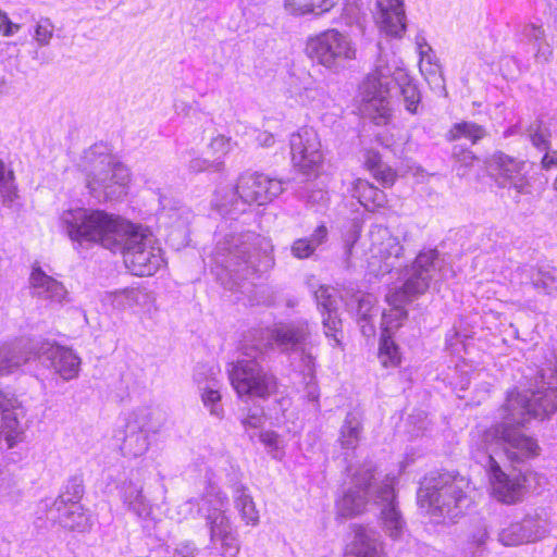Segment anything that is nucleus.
Listing matches in <instances>:
<instances>
[{
    "label": "nucleus",
    "instance_id": "f704fd0d",
    "mask_svg": "<svg viewBox=\"0 0 557 557\" xmlns=\"http://www.w3.org/2000/svg\"><path fill=\"white\" fill-rule=\"evenodd\" d=\"M233 499L242 520L248 525H257L259 523V512L256 509L255 502L248 488L242 484L236 485L234 487Z\"/></svg>",
    "mask_w": 557,
    "mask_h": 557
},
{
    "label": "nucleus",
    "instance_id": "f257e3e1",
    "mask_svg": "<svg viewBox=\"0 0 557 557\" xmlns=\"http://www.w3.org/2000/svg\"><path fill=\"white\" fill-rule=\"evenodd\" d=\"M542 385L531 393H508L498 409L499 422L490 429L478 431L474 456L486 470L492 495L504 504L519 502L523 484L519 476L510 478L500 468L496 456L504 455L512 465L522 463L540 454L537 441L524 434L520 428L531 418H545L557 411V355L540 371Z\"/></svg>",
    "mask_w": 557,
    "mask_h": 557
},
{
    "label": "nucleus",
    "instance_id": "ea45409f",
    "mask_svg": "<svg viewBox=\"0 0 557 557\" xmlns=\"http://www.w3.org/2000/svg\"><path fill=\"white\" fill-rule=\"evenodd\" d=\"M486 136L483 126L473 122H461L455 124L448 133V139L457 140L460 138L469 139L473 145Z\"/></svg>",
    "mask_w": 557,
    "mask_h": 557
},
{
    "label": "nucleus",
    "instance_id": "423d86ee",
    "mask_svg": "<svg viewBox=\"0 0 557 557\" xmlns=\"http://www.w3.org/2000/svg\"><path fill=\"white\" fill-rule=\"evenodd\" d=\"M83 166L89 193L98 200H116L126 195L129 171L106 145L97 144L86 150Z\"/></svg>",
    "mask_w": 557,
    "mask_h": 557
},
{
    "label": "nucleus",
    "instance_id": "dca6fc26",
    "mask_svg": "<svg viewBox=\"0 0 557 557\" xmlns=\"http://www.w3.org/2000/svg\"><path fill=\"white\" fill-rule=\"evenodd\" d=\"M292 161L302 173L318 171L323 162V152L318 133L312 127H301L290 135Z\"/></svg>",
    "mask_w": 557,
    "mask_h": 557
},
{
    "label": "nucleus",
    "instance_id": "5fc2aeb1",
    "mask_svg": "<svg viewBox=\"0 0 557 557\" xmlns=\"http://www.w3.org/2000/svg\"><path fill=\"white\" fill-rule=\"evenodd\" d=\"M322 315L325 335L327 337L333 336L336 345H338L339 339L336 338L335 333L338 331L342 322L337 315V310L324 312Z\"/></svg>",
    "mask_w": 557,
    "mask_h": 557
},
{
    "label": "nucleus",
    "instance_id": "a211bd4d",
    "mask_svg": "<svg viewBox=\"0 0 557 557\" xmlns=\"http://www.w3.org/2000/svg\"><path fill=\"white\" fill-rule=\"evenodd\" d=\"M152 416L151 410L139 409L128 419L121 445L122 454L125 457L137 458L148 450L149 434L159 430V424L152 422Z\"/></svg>",
    "mask_w": 557,
    "mask_h": 557
},
{
    "label": "nucleus",
    "instance_id": "9d476101",
    "mask_svg": "<svg viewBox=\"0 0 557 557\" xmlns=\"http://www.w3.org/2000/svg\"><path fill=\"white\" fill-rule=\"evenodd\" d=\"M284 182L260 173H245L236 187H225L215 194L213 205L223 215L232 219L246 211V206L265 205L281 195Z\"/></svg>",
    "mask_w": 557,
    "mask_h": 557
},
{
    "label": "nucleus",
    "instance_id": "338daca9",
    "mask_svg": "<svg viewBox=\"0 0 557 557\" xmlns=\"http://www.w3.org/2000/svg\"><path fill=\"white\" fill-rule=\"evenodd\" d=\"M174 109L177 114L188 115L191 107L189 103L183 100H176L174 102Z\"/></svg>",
    "mask_w": 557,
    "mask_h": 557
},
{
    "label": "nucleus",
    "instance_id": "69168bd1",
    "mask_svg": "<svg viewBox=\"0 0 557 557\" xmlns=\"http://www.w3.org/2000/svg\"><path fill=\"white\" fill-rule=\"evenodd\" d=\"M257 141L262 147H271V146L274 145L275 139H274L273 134L268 133V132H263V133L258 135Z\"/></svg>",
    "mask_w": 557,
    "mask_h": 557
},
{
    "label": "nucleus",
    "instance_id": "c85d7f7f",
    "mask_svg": "<svg viewBox=\"0 0 557 557\" xmlns=\"http://www.w3.org/2000/svg\"><path fill=\"white\" fill-rule=\"evenodd\" d=\"M123 504L138 518L146 519L151 513V505L143 493V486L132 481L124 482L121 488Z\"/></svg>",
    "mask_w": 557,
    "mask_h": 557
},
{
    "label": "nucleus",
    "instance_id": "2eb2a0df",
    "mask_svg": "<svg viewBox=\"0 0 557 557\" xmlns=\"http://www.w3.org/2000/svg\"><path fill=\"white\" fill-rule=\"evenodd\" d=\"M373 469L367 467L351 474L350 486L343 491L336 500L337 515L343 518H354L366 511L372 493Z\"/></svg>",
    "mask_w": 557,
    "mask_h": 557
},
{
    "label": "nucleus",
    "instance_id": "2f4dec72",
    "mask_svg": "<svg viewBox=\"0 0 557 557\" xmlns=\"http://www.w3.org/2000/svg\"><path fill=\"white\" fill-rule=\"evenodd\" d=\"M351 193L352 197L371 211L384 207L387 202L385 193L366 180H356Z\"/></svg>",
    "mask_w": 557,
    "mask_h": 557
},
{
    "label": "nucleus",
    "instance_id": "603ef678",
    "mask_svg": "<svg viewBox=\"0 0 557 557\" xmlns=\"http://www.w3.org/2000/svg\"><path fill=\"white\" fill-rule=\"evenodd\" d=\"M324 97V89L314 84L304 87L302 91L299 94L300 102L309 106H318Z\"/></svg>",
    "mask_w": 557,
    "mask_h": 557
},
{
    "label": "nucleus",
    "instance_id": "9b49d317",
    "mask_svg": "<svg viewBox=\"0 0 557 557\" xmlns=\"http://www.w3.org/2000/svg\"><path fill=\"white\" fill-rule=\"evenodd\" d=\"M256 342L247 334L242 343V358L228 364V377L238 396L264 398L275 388V379L260 364L265 351L253 348Z\"/></svg>",
    "mask_w": 557,
    "mask_h": 557
},
{
    "label": "nucleus",
    "instance_id": "39448f33",
    "mask_svg": "<svg viewBox=\"0 0 557 557\" xmlns=\"http://www.w3.org/2000/svg\"><path fill=\"white\" fill-rule=\"evenodd\" d=\"M257 351H267L277 347L283 352H296L300 357L302 367L312 374L315 366L313 348L318 345V336L313 325L306 319H298L287 323H278L272 327L253 329L248 333Z\"/></svg>",
    "mask_w": 557,
    "mask_h": 557
},
{
    "label": "nucleus",
    "instance_id": "8fccbe9b",
    "mask_svg": "<svg viewBox=\"0 0 557 557\" xmlns=\"http://www.w3.org/2000/svg\"><path fill=\"white\" fill-rule=\"evenodd\" d=\"M54 26L49 18H40L34 29V39L36 42L44 47L50 44V40L53 36Z\"/></svg>",
    "mask_w": 557,
    "mask_h": 557
},
{
    "label": "nucleus",
    "instance_id": "ddd939ff",
    "mask_svg": "<svg viewBox=\"0 0 557 557\" xmlns=\"http://www.w3.org/2000/svg\"><path fill=\"white\" fill-rule=\"evenodd\" d=\"M306 49L312 60L333 72L344 70L357 55L356 45L350 37L335 28L309 38Z\"/></svg>",
    "mask_w": 557,
    "mask_h": 557
},
{
    "label": "nucleus",
    "instance_id": "4468645a",
    "mask_svg": "<svg viewBox=\"0 0 557 557\" xmlns=\"http://www.w3.org/2000/svg\"><path fill=\"white\" fill-rule=\"evenodd\" d=\"M369 246L364 251L366 262L372 272L389 273L404 255L398 236L381 224H374L368 233Z\"/></svg>",
    "mask_w": 557,
    "mask_h": 557
},
{
    "label": "nucleus",
    "instance_id": "37998d69",
    "mask_svg": "<svg viewBox=\"0 0 557 557\" xmlns=\"http://www.w3.org/2000/svg\"><path fill=\"white\" fill-rule=\"evenodd\" d=\"M379 359L384 367H395L400 362L399 348L387 333H382Z\"/></svg>",
    "mask_w": 557,
    "mask_h": 557
},
{
    "label": "nucleus",
    "instance_id": "6ab92c4d",
    "mask_svg": "<svg viewBox=\"0 0 557 557\" xmlns=\"http://www.w3.org/2000/svg\"><path fill=\"white\" fill-rule=\"evenodd\" d=\"M395 478L386 480L373 490V502L380 507V520L384 532L393 540L401 537L406 522L398 508L395 494Z\"/></svg>",
    "mask_w": 557,
    "mask_h": 557
},
{
    "label": "nucleus",
    "instance_id": "f03ea898",
    "mask_svg": "<svg viewBox=\"0 0 557 557\" xmlns=\"http://www.w3.org/2000/svg\"><path fill=\"white\" fill-rule=\"evenodd\" d=\"M212 261L220 280H224V273L235 282L246 280L274 267L273 245L255 232L230 234L216 243Z\"/></svg>",
    "mask_w": 557,
    "mask_h": 557
},
{
    "label": "nucleus",
    "instance_id": "49530a36",
    "mask_svg": "<svg viewBox=\"0 0 557 557\" xmlns=\"http://www.w3.org/2000/svg\"><path fill=\"white\" fill-rule=\"evenodd\" d=\"M488 529L485 522L480 521L475 524L470 534L468 536V545L471 550H482L484 549L486 542L488 540Z\"/></svg>",
    "mask_w": 557,
    "mask_h": 557
},
{
    "label": "nucleus",
    "instance_id": "c03bdc74",
    "mask_svg": "<svg viewBox=\"0 0 557 557\" xmlns=\"http://www.w3.org/2000/svg\"><path fill=\"white\" fill-rule=\"evenodd\" d=\"M527 133L535 148L545 152L550 149V133L548 128L543 126L542 121H535L530 124Z\"/></svg>",
    "mask_w": 557,
    "mask_h": 557
},
{
    "label": "nucleus",
    "instance_id": "4c0bfd02",
    "mask_svg": "<svg viewBox=\"0 0 557 557\" xmlns=\"http://www.w3.org/2000/svg\"><path fill=\"white\" fill-rule=\"evenodd\" d=\"M84 495V484L81 476H72L67 480L61 494L55 499H46L42 502L45 507L63 506L70 504H81L79 500Z\"/></svg>",
    "mask_w": 557,
    "mask_h": 557
},
{
    "label": "nucleus",
    "instance_id": "e433bc0d",
    "mask_svg": "<svg viewBox=\"0 0 557 557\" xmlns=\"http://www.w3.org/2000/svg\"><path fill=\"white\" fill-rule=\"evenodd\" d=\"M364 165L372 173L373 177L384 187L392 186L396 180L395 171L382 162L379 152L368 150L364 153Z\"/></svg>",
    "mask_w": 557,
    "mask_h": 557
},
{
    "label": "nucleus",
    "instance_id": "f3484780",
    "mask_svg": "<svg viewBox=\"0 0 557 557\" xmlns=\"http://www.w3.org/2000/svg\"><path fill=\"white\" fill-rule=\"evenodd\" d=\"M0 449H11L25 438V429L21 423L24 409L16 396L0 389Z\"/></svg>",
    "mask_w": 557,
    "mask_h": 557
},
{
    "label": "nucleus",
    "instance_id": "c756f323",
    "mask_svg": "<svg viewBox=\"0 0 557 557\" xmlns=\"http://www.w3.org/2000/svg\"><path fill=\"white\" fill-rule=\"evenodd\" d=\"M356 314L361 332L370 337L375 334L374 319L377 315L376 298L371 294H358L355 297Z\"/></svg>",
    "mask_w": 557,
    "mask_h": 557
},
{
    "label": "nucleus",
    "instance_id": "0e129e2a",
    "mask_svg": "<svg viewBox=\"0 0 557 557\" xmlns=\"http://www.w3.org/2000/svg\"><path fill=\"white\" fill-rule=\"evenodd\" d=\"M541 166L545 171L557 169V149L547 150L541 160Z\"/></svg>",
    "mask_w": 557,
    "mask_h": 557
},
{
    "label": "nucleus",
    "instance_id": "aec40b11",
    "mask_svg": "<svg viewBox=\"0 0 557 557\" xmlns=\"http://www.w3.org/2000/svg\"><path fill=\"white\" fill-rule=\"evenodd\" d=\"M525 162L510 157L502 151L491 158V166L496 171L497 182L503 187H509L519 195L531 193V184L527 177Z\"/></svg>",
    "mask_w": 557,
    "mask_h": 557
},
{
    "label": "nucleus",
    "instance_id": "1a4fd4ad",
    "mask_svg": "<svg viewBox=\"0 0 557 557\" xmlns=\"http://www.w3.org/2000/svg\"><path fill=\"white\" fill-rule=\"evenodd\" d=\"M469 480L450 473H438L425 478L418 493L422 507H428L433 516L454 521L471 504L468 495Z\"/></svg>",
    "mask_w": 557,
    "mask_h": 557
},
{
    "label": "nucleus",
    "instance_id": "473e14b6",
    "mask_svg": "<svg viewBox=\"0 0 557 557\" xmlns=\"http://www.w3.org/2000/svg\"><path fill=\"white\" fill-rule=\"evenodd\" d=\"M338 0H283L286 12L294 16L313 14L320 16L330 12Z\"/></svg>",
    "mask_w": 557,
    "mask_h": 557
},
{
    "label": "nucleus",
    "instance_id": "bb28decb",
    "mask_svg": "<svg viewBox=\"0 0 557 557\" xmlns=\"http://www.w3.org/2000/svg\"><path fill=\"white\" fill-rule=\"evenodd\" d=\"M519 277L524 290L533 288L542 295H553L557 290V270L555 268H519Z\"/></svg>",
    "mask_w": 557,
    "mask_h": 557
},
{
    "label": "nucleus",
    "instance_id": "0eeeda50",
    "mask_svg": "<svg viewBox=\"0 0 557 557\" xmlns=\"http://www.w3.org/2000/svg\"><path fill=\"white\" fill-rule=\"evenodd\" d=\"M61 231L78 245L97 243L106 249L116 246V235L124 219L101 210L73 208L59 218Z\"/></svg>",
    "mask_w": 557,
    "mask_h": 557
},
{
    "label": "nucleus",
    "instance_id": "412c9836",
    "mask_svg": "<svg viewBox=\"0 0 557 557\" xmlns=\"http://www.w3.org/2000/svg\"><path fill=\"white\" fill-rule=\"evenodd\" d=\"M548 532L547 521L539 515H527L521 521L510 522L498 533V541L505 546H518L535 542Z\"/></svg>",
    "mask_w": 557,
    "mask_h": 557
},
{
    "label": "nucleus",
    "instance_id": "b1692460",
    "mask_svg": "<svg viewBox=\"0 0 557 557\" xmlns=\"http://www.w3.org/2000/svg\"><path fill=\"white\" fill-rule=\"evenodd\" d=\"M29 288L33 297L62 304L67 299V289L54 277L46 274L40 268H33L29 276Z\"/></svg>",
    "mask_w": 557,
    "mask_h": 557
},
{
    "label": "nucleus",
    "instance_id": "bf43d9fd",
    "mask_svg": "<svg viewBox=\"0 0 557 557\" xmlns=\"http://www.w3.org/2000/svg\"><path fill=\"white\" fill-rule=\"evenodd\" d=\"M198 548L191 541H185L176 545L172 557H196Z\"/></svg>",
    "mask_w": 557,
    "mask_h": 557
},
{
    "label": "nucleus",
    "instance_id": "72a5a7b5",
    "mask_svg": "<svg viewBox=\"0 0 557 557\" xmlns=\"http://www.w3.org/2000/svg\"><path fill=\"white\" fill-rule=\"evenodd\" d=\"M362 437V420L359 413L348 412L339 429L338 443L343 449L355 450Z\"/></svg>",
    "mask_w": 557,
    "mask_h": 557
},
{
    "label": "nucleus",
    "instance_id": "6e6d98bb",
    "mask_svg": "<svg viewBox=\"0 0 557 557\" xmlns=\"http://www.w3.org/2000/svg\"><path fill=\"white\" fill-rule=\"evenodd\" d=\"M292 255L297 259H307L315 251L308 238L296 239L290 247Z\"/></svg>",
    "mask_w": 557,
    "mask_h": 557
},
{
    "label": "nucleus",
    "instance_id": "4be33fe9",
    "mask_svg": "<svg viewBox=\"0 0 557 557\" xmlns=\"http://www.w3.org/2000/svg\"><path fill=\"white\" fill-rule=\"evenodd\" d=\"M35 356L65 381L78 375L81 359L70 348L45 342L40 344Z\"/></svg>",
    "mask_w": 557,
    "mask_h": 557
},
{
    "label": "nucleus",
    "instance_id": "de8ad7c7",
    "mask_svg": "<svg viewBox=\"0 0 557 557\" xmlns=\"http://www.w3.org/2000/svg\"><path fill=\"white\" fill-rule=\"evenodd\" d=\"M260 442L265 446L268 453L274 459H282L284 456L283 441L277 433L273 431H264L260 434Z\"/></svg>",
    "mask_w": 557,
    "mask_h": 557
},
{
    "label": "nucleus",
    "instance_id": "680f3d73",
    "mask_svg": "<svg viewBox=\"0 0 557 557\" xmlns=\"http://www.w3.org/2000/svg\"><path fill=\"white\" fill-rule=\"evenodd\" d=\"M329 231L327 227L324 224L319 225L313 233L311 234L309 242L313 246V248L317 250L319 246L324 244L327 240Z\"/></svg>",
    "mask_w": 557,
    "mask_h": 557
},
{
    "label": "nucleus",
    "instance_id": "09e8293b",
    "mask_svg": "<svg viewBox=\"0 0 557 557\" xmlns=\"http://www.w3.org/2000/svg\"><path fill=\"white\" fill-rule=\"evenodd\" d=\"M168 216L173 220L172 226L174 227V231L172 232L171 236H173L175 233H178V235L185 239L189 224V212L185 209H175L170 211Z\"/></svg>",
    "mask_w": 557,
    "mask_h": 557
},
{
    "label": "nucleus",
    "instance_id": "7c9ffc66",
    "mask_svg": "<svg viewBox=\"0 0 557 557\" xmlns=\"http://www.w3.org/2000/svg\"><path fill=\"white\" fill-rule=\"evenodd\" d=\"M32 358L22 342L0 345V375L9 374Z\"/></svg>",
    "mask_w": 557,
    "mask_h": 557
},
{
    "label": "nucleus",
    "instance_id": "7ed1b4c3",
    "mask_svg": "<svg viewBox=\"0 0 557 557\" xmlns=\"http://www.w3.org/2000/svg\"><path fill=\"white\" fill-rule=\"evenodd\" d=\"M403 72L388 64L385 57L380 55L374 70L367 75L359 86V111L362 116L370 119L376 125H385L392 115L391 88L396 83L400 88L406 109L417 113L420 103V92L409 79L400 78Z\"/></svg>",
    "mask_w": 557,
    "mask_h": 557
},
{
    "label": "nucleus",
    "instance_id": "79ce46f5",
    "mask_svg": "<svg viewBox=\"0 0 557 557\" xmlns=\"http://www.w3.org/2000/svg\"><path fill=\"white\" fill-rule=\"evenodd\" d=\"M522 35L530 42H533L537 47L536 58H543L544 60L548 59V55L552 54V51L546 45L545 41V33L541 25L535 24H527L522 29Z\"/></svg>",
    "mask_w": 557,
    "mask_h": 557
},
{
    "label": "nucleus",
    "instance_id": "58836bf2",
    "mask_svg": "<svg viewBox=\"0 0 557 557\" xmlns=\"http://www.w3.org/2000/svg\"><path fill=\"white\" fill-rule=\"evenodd\" d=\"M200 397L203 406L209 410L210 414L221 419L224 414L221 405V394L218 388V382L211 380L205 386H199Z\"/></svg>",
    "mask_w": 557,
    "mask_h": 557
},
{
    "label": "nucleus",
    "instance_id": "4d7b16f0",
    "mask_svg": "<svg viewBox=\"0 0 557 557\" xmlns=\"http://www.w3.org/2000/svg\"><path fill=\"white\" fill-rule=\"evenodd\" d=\"M223 165L222 161H210L203 158H195L189 163V170L195 173L203 171H220Z\"/></svg>",
    "mask_w": 557,
    "mask_h": 557
},
{
    "label": "nucleus",
    "instance_id": "20e7f679",
    "mask_svg": "<svg viewBox=\"0 0 557 557\" xmlns=\"http://www.w3.org/2000/svg\"><path fill=\"white\" fill-rule=\"evenodd\" d=\"M178 520L200 517L209 532L210 545L207 549L210 555L221 557H237L240 552V542L236 528L233 524L228 499L222 493H208L200 497L189 498L176 508Z\"/></svg>",
    "mask_w": 557,
    "mask_h": 557
},
{
    "label": "nucleus",
    "instance_id": "c9c22d12",
    "mask_svg": "<svg viewBox=\"0 0 557 557\" xmlns=\"http://www.w3.org/2000/svg\"><path fill=\"white\" fill-rule=\"evenodd\" d=\"M393 290H389L386 295V301L391 306L388 311L382 312L381 324H382V333L389 334L392 330L398 327L400 322L407 318V311L404 308V305L408 301H411L412 297H401L399 299H395L393 301L389 299Z\"/></svg>",
    "mask_w": 557,
    "mask_h": 557
},
{
    "label": "nucleus",
    "instance_id": "393cba45",
    "mask_svg": "<svg viewBox=\"0 0 557 557\" xmlns=\"http://www.w3.org/2000/svg\"><path fill=\"white\" fill-rule=\"evenodd\" d=\"M380 28L393 37H401L406 30L403 0H376Z\"/></svg>",
    "mask_w": 557,
    "mask_h": 557
},
{
    "label": "nucleus",
    "instance_id": "e2e57ef3",
    "mask_svg": "<svg viewBox=\"0 0 557 557\" xmlns=\"http://www.w3.org/2000/svg\"><path fill=\"white\" fill-rule=\"evenodd\" d=\"M358 237H359V233L356 228L350 230L345 237L344 249H345V257H346L347 262H349V259L352 257V249H354V246H355Z\"/></svg>",
    "mask_w": 557,
    "mask_h": 557
},
{
    "label": "nucleus",
    "instance_id": "052dcab7",
    "mask_svg": "<svg viewBox=\"0 0 557 557\" xmlns=\"http://www.w3.org/2000/svg\"><path fill=\"white\" fill-rule=\"evenodd\" d=\"M21 26L11 22L8 14L0 9V34L3 36H12L18 32Z\"/></svg>",
    "mask_w": 557,
    "mask_h": 557
},
{
    "label": "nucleus",
    "instance_id": "a18cd8bd",
    "mask_svg": "<svg viewBox=\"0 0 557 557\" xmlns=\"http://www.w3.org/2000/svg\"><path fill=\"white\" fill-rule=\"evenodd\" d=\"M318 307L322 314L327 311L337 310V290L331 286H321L314 294Z\"/></svg>",
    "mask_w": 557,
    "mask_h": 557
},
{
    "label": "nucleus",
    "instance_id": "cd10ccee",
    "mask_svg": "<svg viewBox=\"0 0 557 557\" xmlns=\"http://www.w3.org/2000/svg\"><path fill=\"white\" fill-rule=\"evenodd\" d=\"M108 300L114 309L124 311L136 307L145 308L152 301V297L146 288L127 287L110 293Z\"/></svg>",
    "mask_w": 557,
    "mask_h": 557
},
{
    "label": "nucleus",
    "instance_id": "6e6552de",
    "mask_svg": "<svg viewBox=\"0 0 557 557\" xmlns=\"http://www.w3.org/2000/svg\"><path fill=\"white\" fill-rule=\"evenodd\" d=\"M113 252H121L126 268L136 276L153 275L163 264L162 250L148 227L128 221L121 224Z\"/></svg>",
    "mask_w": 557,
    "mask_h": 557
},
{
    "label": "nucleus",
    "instance_id": "a878e982",
    "mask_svg": "<svg viewBox=\"0 0 557 557\" xmlns=\"http://www.w3.org/2000/svg\"><path fill=\"white\" fill-rule=\"evenodd\" d=\"M346 557H386L380 534L372 529L357 527Z\"/></svg>",
    "mask_w": 557,
    "mask_h": 557
},
{
    "label": "nucleus",
    "instance_id": "774afa93",
    "mask_svg": "<svg viewBox=\"0 0 557 557\" xmlns=\"http://www.w3.org/2000/svg\"><path fill=\"white\" fill-rule=\"evenodd\" d=\"M474 160V156L471 153V152H467L465 154V161L468 163V162H472Z\"/></svg>",
    "mask_w": 557,
    "mask_h": 557
},
{
    "label": "nucleus",
    "instance_id": "3c124183",
    "mask_svg": "<svg viewBox=\"0 0 557 557\" xmlns=\"http://www.w3.org/2000/svg\"><path fill=\"white\" fill-rule=\"evenodd\" d=\"M232 149L231 138L223 135L214 137L209 146V152L214 157L213 161H222L221 159L227 154Z\"/></svg>",
    "mask_w": 557,
    "mask_h": 557
},
{
    "label": "nucleus",
    "instance_id": "13d9d810",
    "mask_svg": "<svg viewBox=\"0 0 557 557\" xmlns=\"http://www.w3.org/2000/svg\"><path fill=\"white\" fill-rule=\"evenodd\" d=\"M314 370H315V367L313 368L312 374H311L310 371L304 367V372H305L304 379L307 384V398L310 401H318V399H319V391H318V386L315 383Z\"/></svg>",
    "mask_w": 557,
    "mask_h": 557
},
{
    "label": "nucleus",
    "instance_id": "864d4df0",
    "mask_svg": "<svg viewBox=\"0 0 557 557\" xmlns=\"http://www.w3.org/2000/svg\"><path fill=\"white\" fill-rule=\"evenodd\" d=\"M245 429H259L264 424L265 417L261 407L248 408L246 414L240 419Z\"/></svg>",
    "mask_w": 557,
    "mask_h": 557
},
{
    "label": "nucleus",
    "instance_id": "5701e85b",
    "mask_svg": "<svg viewBox=\"0 0 557 557\" xmlns=\"http://www.w3.org/2000/svg\"><path fill=\"white\" fill-rule=\"evenodd\" d=\"M45 508L47 510V520L58 523L66 530L84 533L89 531L92 525L89 511L81 504H70L60 507L48 506Z\"/></svg>",
    "mask_w": 557,
    "mask_h": 557
},
{
    "label": "nucleus",
    "instance_id": "a19ab883",
    "mask_svg": "<svg viewBox=\"0 0 557 557\" xmlns=\"http://www.w3.org/2000/svg\"><path fill=\"white\" fill-rule=\"evenodd\" d=\"M0 195L4 206L10 207L17 197L13 171L0 159Z\"/></svg>",
    "mask_w": 557,
    "mask_h": 557
},
{
    "label": "nucleus",
    "instance_id": "f8f14e48",
    "mask_svg": "<svg viewBox=\"0 0 557 557\" xmlns=\"http://www.w3.org/2000/svg\"><path fill=\"white\" fill-rule=\"evenodd\" d=\"M443 269L444 260L436 249L420 251L413 262L406 267L403 286L395 288L389 299L395 301L401 297H419L443 280Z\"/></svg>",
    "mask_w": 557,
    "mask_h": 557
}]
</instances>
